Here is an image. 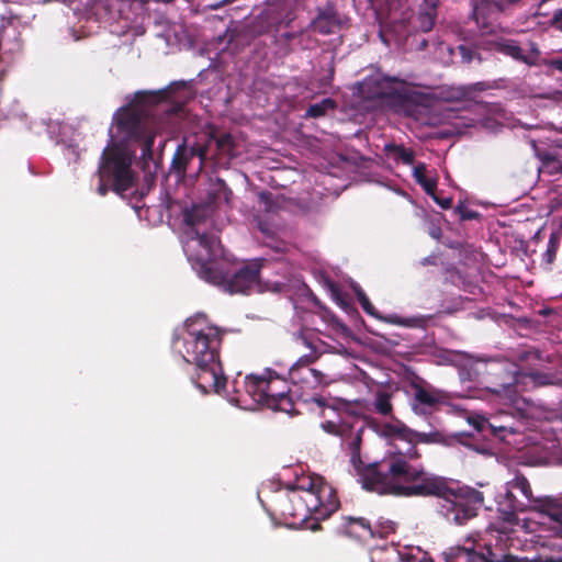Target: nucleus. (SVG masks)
Here are the masks:
<instances>
[{
    "mask_svg": "<svg viewBox=\"0 0 562 562\" xmlns=\"http://www.w3.org/2000/svg\"><path fill=\"white\" fill-rule=\"evenodd\" d=\"M378 431L387 439L390 448L381 461L367 464L362 471L363 488L396 496L435 495L438 497V514L458 526L477 515L484 502L482 492L470 486L454 491L447 486L443 479L411 463L419 457L416 442H430L431 437L438 434L413 430L397 419L381 424Z\"/></svg>",
    "mask_w": 562,
    "mask_h": 562,
    "instance_id": "1",
    "label": "nucleus"
},
{
    "mask_svg": "<svg viewBox=\"0 0 562 562\" xmlns=\"http://www.w3.org/2000/svg\"><path fill=\"white\" fill-rule=\"evenodd\" d=\"M179 106L158 101V95L137 92L124 106L116 110L109 130L110 144L103 149L99 169L97 191L105 195L109 184L116 192L128 190L135 175L132 161L135 151L140 148L144 165L149 161L157 164L167 138H161L157 148L154 147L157 135L172 132L178 124Z\"/></svg>",
    "mask_w": 562,
    "mask_h": 562,
    "instance_id": "2",
    "label": "nucleus"
},
{
    "mask_svg": "<svg viewBox=\"0 0 562 562\" xmlns=\"http://www.w3.org/2000/svg\"><path fill=\"white\" fill-rule=\"evenodd\" d=\"M205 214L199 209L186 214L188 228L184 254L198 276L231 294L247 293L255 288L260 292L279 291L278 281L261 283L266 260H254L234 273H226L217 266L216 260L223 255L218 238H207L205 232L196 227L198 223L207 224Z\"/></svg>",
    "mask_w": 562,
    "mask_h": 562,
    "instance_id": "3",
    "label": "nucleus"
},
{
    "mask_svg": "<svg viewBox=\"0 0 562 562\" xmlns=\"http://www.w3.org/2000/svg\"><path fill=\"white\" fill-rule=\"evenodd\" d=\"M283 526L319 529V519H327L339 508L336 491L322 477L305 475L301 467H283Z\"/></svg>",
    "mask_w": 562,
    "mask_h": 562,
    "instance_id": "4",
    "label": "nucleus"
},
{
    "mask_svg": "<svg viewBox=\"0 0 562 562\" xmlns=\"http://www.w3.org/2000/svg\"><path fill=\"white\" fill-rule=\"evenodd\" d=\"M220 345V330L207 325L202 315L188 318L173 338V348L186 362L196 367L198 374L193 381L203 393L211 390L221 393L225 386L218 358Z\"/></svg>",
    "mask_w": 562,
    "mask_h": 562,
    "instance_id": "5",
    "label": "nucleus"
},
{
    "mask_svg": "<svg viewBox=\"0 0 562 562\" xmlns=\"http://www.w3.org/2000/svg\"><path fill=\"white\" fill-rule=\"evenodd\" d=\"M359 94L368 100H382L401 108L403 113L426 125H434L431 99L407 86L406 81L376 71L358 83Z\"/></svg>",
    "mask_w": 562,
    "mask_h": 562,
    "instance_id": "6",
    "label": "nucleus"
},
{
    "mask_svg": "<svg viewBox=\"0 0 562 562\" xmlns=\"http://www.w3.org/2000/svg\"><path fill=\"white\" fill-rule=\"evenodd\" d=\"M496 503L503 520L512 525H518V515L525 513L532 514L540 522L546 512L553 508L551 496H535L529 481L520 473L506 482L504 493L499 494Z\"/></svg>",
    "mask_w": 562,
    "mask_h": 562,
    "instance_id": "7",
    "label": "nucleus"
},
{
    "mask_svg": "<svg viewBox=\"0 0 562 562\" xmlns=\"http://www.w3.org/2000/svg\"><path fill=\"white\" fill-rule=\"evenodd\" d=\"M280 380V374L271 368H266L261 374H248L244 380V391L236 389L238 395L231 398V402L245 409L260 406L279 412L281 393L274 389V384Z\"/></svg>",
    "mask_w": 562,
    "mask_h": 562,
    "instance_id": "8",
    "label": "nucleus"
},
{
    "mask_svg": "<svg viewBox=\"0 0 562 562\" xmlns=\"http://www.w3.org/2000/svg\"><path fill=\"white\" fill-rule=\"evenodd\" d=\"M280 210L279 199L272 193L262 191L258 194L254 223L261 234L262 243L274 250L280 247Z\"/></svg>",
    "mask_w": 562,
    "mask_h": 562,
    "instance_id": "9",
    "label": "nucleus"
},
{
    "mask_svg": "<svg viewBox=\"0 0 562 562\" xmlns=\"http://www.w3.org/2000/svg\"><path fill=\"white\" fill-rule=\"evenodd\" d=\"M232 192L226 186V183L221 180L216 179L210 184L209 193H207V202L202 204H193L191 207H187L182 212L183 217V228H182V245L186 244V233H187V222H186V214L193 210H201L203 213H206L205 220L207 221V224L205 223H198L196 227L201 228V231L205 232V235L207 238H217L216 235L213 233V228L215 227L214 222V213L215 210L218 209L221 205L228 203L229 196Z\"/></svg>",
    "mask_w": 562,
    "mask_h": 562,
    "instance_id": "10",
    "label": "nucleus"
},
{
    "mask_svg": "<svg viewBox=\"0 0 562 562\" xmlns=\"http://www.w3.org/2000/svg\"><path fill=\"white\" fill-rule=\"evenodd\" d=\"M471 4L470 19L474 21L479 32L485 35L494 32L493 20L510 7L518 4V0H471Z\"/></svg>",
    "mask_w": 562,
    "mask_h": 562,
    "instance_id": "11",
    "label": "nucleus"
},
{
    "mask_svg": "<svg viewBox=\"0 0 562 562\" xmlns=\"http://www.w3.org/2000/svg\"><path fill=\"white\" fill-rule=\"evenodd\" d=\"M195 157L199 158L198 170L200 171L204 161L207 160V150L203 147L201 138L198 142H192L190 137L184 138L182 144L177 147L171 167L176 172L182 175Z\"/></svg>",
    "mask_w": 562,
    "mask_h": 562,
    "instance_id": "12",
    "label": "nucleus"
},
{
    "mask_svg": "<svg viewBox=\"0 0 562 562\" xmlns=\"http://www.w3.org/2000/svg\"><path fill=\"white\" fill-rule=\"evenodd\" d=\"M442 401L443 395L440 391L415 385L411 408L417 416L427 417L438 408Z\"/></svg>",
    "mask_w": 562,
    "mask_h": 562,
    "instance_id": "13",
    "label": "nucleus"
},
{
    "mask_svg": "<svg viewBox=\"0 0 562 562\" xmlns=\"http://www.w3.org/2000/svg\"><path fill=\"white\" fill-rule=\"evenodd\" d=\"M493 48L497 53H501L505 56L512 57L514 60L524 63L528 66L537 65V60L539 57V50L537 47L532 46L529 53H526L518 42L509 38H501L493 43Z\"/></svg>",
    "mask_w": 562,
    "mask_h": 562,
    "instance_id": "14",
    "label": "nucleus"
},
{
    "mask_svg": "<svg viewBox=\"0 0 562 562\" xmlns=\"http://www.w3.org/2000/svg\"><path fill=\"white\" fill-rule=\"evenodd\" d=\"M445 562H497L494 554L488 548L482 551L469 549L464 547L450 548L442 553ZM407 562H422L417 559L408 560Z\"/></svg>",
    "mask_w": 562,
    "mask_h": 562,
    "instance_id": "15",
    "label": "nucleus"
},
{
    "mask_svg": "<svg viewBox=\"0 0 562 562\" xmlns=\"http://www.w3.org/2000/svg\"><path fill=\"white\" fill-rule=\"evenodd\" d=\"M201 140L203 147L207 150V159L234 156V140L227 133L220 135L205 133L201 136Z\"/></svg>",
    "mask_w": 562,
    "mask_h": 562,
    "instance_id": "16",
    "label": "nucleus"
},
{
    "mask_svg": "<svg viewBox=\"0 0 562 562\" xmlns=\"http://www.w3.org/2000/svg\"><path fill=\"white\" fill-rule=\"evenodd\" d=\"M340 24L336 10L330 5L318 9L317 15L312 21L313 30L324 35L336 33Z\"/></svg>",
    "mask_w": 562,
    "mask_h": 562,
    "instance_id": "17",
    "label": "nucleus"
},
{
    "mask_svg": "<svg viewBox=\"0 0 562 562\" xmlns=\"http://www.w3.org/2000/svg\"><path fill=\"white\" fill-rule=\"evenodd\" d=\"M439 0H424L419 5L418 15L414 26L426 33L432 30L437 18V7Z\"/></svg>",
    "mask_w": 562,
    "mask_h": 562,
    "instance_id": "18",
    "label": "nucleus"
},
{
    "mask_svg": "<svg viewBox=\"0 0 562 562\" xmlns=\"http://www.w3.org/2000/svg\"><path fill=\"white\" fill-rule=\"evenodd\" d=\"M348 437H341L344 442L348 446L350 450V461L357 472L358 482L361 483V473L367 469V465L363 464L360 458V443H361V432L362 429H358L357 431L349 430Z\"/></svg>",
    "mask_w": 562,
    "mask_h": 562,
    "instance_id": "19",
    "label": "nucleus"
},
{
    "mask_svg": "<svg viewBox=\"0 0 562 562\" xmlns=\"http://www.w3.org/2000/svg\"><path fill=\"white\" fill-rule=\"evenodd\" d=\"M551 505L553 508L546 512L540 524L547 526L554 533L562 535V504L551 497Z\"/></svg>",
    "mask_w": 562,
    "mask_h": 562,
    "instance_id": "20",
    "label": "nucleus"
},
{
    "mask_svg": "<svg viewBox=\"0 0 562 562\" xmlns=\"http://www.w3.org/2000/svg\"><path fill=\"white\" fill-rule=\"evenodd\" d=\"M383 151L389 158H393L395 162H402L404 165H412L415 159V153L413 149L395 143L385 144Z\"/></svg>",
    "mask_w": 562,
    "mask_h": 562,
    "instance_id": "21",
    "label": "nucleus"
},
{
    "mask_svg": "<svg viewBox=\"0 0 562 562\" xmlns=\"http://www.w3.org/2000/svg\"><path fill=\"white\" fill-rule=\"evenodd\" d=\"M348 520L350 522H356L358 524L360 527H362L366 531H368V533L373 538V537H380V538H384L386 537L390 532H392L394 530V524L390 520H386L384 522H379L378 526H375L374 528L371 527V525L369 524V521L364 518H353V517H348Z\"/></svg>",
    "mask_w": 562,
    "mask_h": 562,
    "instance_id": "22",
    "label": "nucleus"
},
{
    "mask_svg": "<svg viewBox=\"0 0 562 562\" xmlns=\"http://www.w3.org/2000/svg\"><path fill=\"white\" fill-rule=\"evenodd\" d=\"M458 374L462 383L476 381L480 372L476 368V362L469 356H464L462 361L458 364Z\"/></svg>",
    "mask_w": 562,
    "mask_h": 562,
    "instance_id": "23",
    "label": "nucleus"
},
{
    "mask_svg": "<svg viewBox=\"0 0 562 562\" xmlns=\"http://www.w3.org/2000/svg\"><path fill=\"white\" fill-rule=\"evenodd\" d=\"M446 443L449 446L460 443L483 454L491 453L488 448L484 446L479 447L477 445H475L474 436L468 432H457L452 435L450 438H448Z\"/></svg>",
    "mask_w": 562,
    "mask_h": 562,
    "instance_id": "24",
    "label": "nucleus"
},
{
    "mask_svg": "<svg viewBox=\"0 0 562 562\" xmlns=\"http://www.w3.org/2000/svg\"><path fill=\"white\" fill-rule=\"evenodd\" d=\"M526 376L529 378L532 381V383L537 386H547L560 383V379L558 378V375L551 372L529 370L526 373Z\"/></svg>",
    "mask_w": 562,
    "mask_h": 562,
    "instance_id": "25",
    "label": "nucleus"
},
{
    "mask_svg": "<svg viewBox=\"0 0 562 562\" xmlns=\"http://www.w3.org/2000/svg\"><path fill=\"white\" fill-rule=\"evenodd\" d=\"M334 108L335 102L331 99L327 98L322 100L321 102L310 104L303 117H321L324 116L328 110H333Z\"/></svg>",
    "mask_w": 562,
    "mask_h": 562,
    "instance_id": "26",
    "label": "nucleus"
},
{
    "mask_svg": "<svg viewBox=\"0 0 562 562\" xmlns=\"http://www.w3.org/2000/svg\"><path fill=\"white\" fill-rule=\"evenodd\" d=\"M376 413L387 416L392 413L391 395L386 392H379L373 402Z\"/></svg>",
    "mask_w": 562,
    "mask_h": 562,
    "instance_id": "27",
    "label": "nucleus"
},
{
    "mask_svg": "<svg viewBox=\"0 0 562 562\" xmlns=\"http://www.w3.org/2000/svg\"><path fill=\"white\" fill-rule=\"evenodd\" d=\"M559 245H560V235L558 233H552L548 240L547 249L542 255V259L546 263L550 265L554 261Z\"/></svg>",
    "mask_w": 562,
    "mask_h": 562,
    "instance_id": "28",
    "label": "nucleus"
},
{
    "mask_svg": "<svg viewBox=\"0 0 562 562\" xmlns=\"http://www.w3.org/2000/svg\"><path fill=\"white\" fill-rule=\"evenodd\" d=\"M352 288L363 311L375 318H381L363 290L358 284L352 285Z\"/></svg>",
    "mask_w": 562,
    "mask_h": 562,
    "instance_id": "29",
    "label": "nucleus"
},
{
    "mask_svg": "<svg viewBox=\"0 0 562 562\" xmlns=\"http://www.w3.org/2000/svg\"><path fill=\"white\" fill-rule=\"evenodd\" d=\"M470 423L473 425L474 429L480 434H486L488 431L493 435H497L498 432L505 431L507 429L504 426L495 427L485 418L472 419L470 420Z\"/></svg>",
    "mask_w": 562,
    "mask_h": 562,
    "instance_id": "30",
    "label": "nucleus"
},
{
    "mask_svg": "<svg viewBox=\"0 0 562 562\" xmlns=\"http://www.w3.org/2000/svg\"><path fill=\"white\" fill-rule=\"evenodd\" d=\"M289 301H290L293 310L295 311V316L300 321V326H301L300 335H302V330L305 327H307V325H308L307 318L311 317L312 314L310 312H307L305 308H303L302 306H299L292 297H289Z\"/></svg>",
    "mask_w": 562,
    "mask_h": 562,
    "instance_id": "31",
    "label": "nucleus"
},
{
    "mask_svg": "<svg viewBox=\"0 0 562 562\" xmlns=\"http://www.w3.org/2000/svg\"><path fill=\"white\" fill-rule=\"evenodd\" d=\"M292 393L293 391L289 389L288 391L283 390V413L289 414L290 416H294L296 414H300L299 408L296 407L297 404L293 402L292 400Z\"/></svg>",
    "mask_w": 562,
    "mask_h": 562,
    "instance_id": "32",
    "label": "nucleus"
},
{
    "mask_svg": "<svg viewBox=\"0 0 562 562\" xmlns=\"http://www.w3.org/2000/svg\"><path fill=\"white\" fill-rule=\"evenodd\" d=\"M458 49H459V53L464 63H471L474 59H477L479 61H481V57L479 56V54L475 49H473L467 45H459Z\"/></svg>",
    "mask_w": 562,
    "mask_h": 562,
    "instance_id": "33",
    "label": "nucleus"
},
{
    "mask_svg": "<svg viewBox=\"0 0 562 562\" xmlns=\"http://www.w3.org/2000/svg\"><path fill=\"white\" fill-rule=\"evenodd\" d=\"M464 356L465 353L460 351H445L443 355L441 356V359L443 362L457 368Z\"/></svg>",
    "mask_w": 562,
    "mask_h": 562,
    "instance_id": "34",
    "label": "nucleus"
},
{
    "mask_svg": "<svg viewBox=\"0 0 562 562\" xmlns=\"http://www.w3.org/2000/svg\"><path fill=\"white\" fill-rule=\"evenodd\" d=\"M321 426H322L323 430L326 431L327 434L336 435V436H340V437H345V431H347V429L345 427H339L336 423H334L331 420L322 423Z\"/></svg>",
    "mask_w": 562,
    "mask_h": 562,
    "instance_id": "35",
    "label": "nucleus"
},
{
    "mask_svg": "<svg viewBox=\"0 0 562 562\" xmlns=\"http://www.w3.org/2000/svg\"><path fill=\"white\" fill-rule=\"evenodd\" d=\"M456 212L460 215V218L462 221L474 220L479 216V213L476 211L469 210L463 205H458L456 207Z\"/></svg>",
    "mask_w": 562,
    "mask_h": 562,
    "instance_id": "36",
    "label": "nucleus"
},
{
    "mask_svg": "<svg viewBox=\"0 0 562 562\" xmlns=\"http://www.w3.org/2000/svg\"><path fill=\"white\" fill-rule=\"evenodd\" d=\"M550 25L562 32V7L557 9L554 12H553V15L551 18V21H550Z\"/></svg>",
    "mask_w": 562,
    "mask_h": 562,
    "instance_id": "37",
    "label": "nucleus"
},
{
    "mask_svg": "<svg viewBox=\"0 0 562 562\" xmlns=\"http://www.w3.org/2000/svg\"><path fill=\"white\" fill-rule=\"evenodd\" d=\"M419 184L424 188L425 192L429 194L431 198L436 195V182L434 180L426 178L425 180H423V183Z\"/></svg>",
    "mask_w": 562,
    "mask_h": 562,
    "instance_id": "38",
    "label": "nucleus"
},
{
    "mask_svg": "<svg viewBox=\"0 0 562 562\" xmlns=\"http://www.w3.org/2000/svg\"><path fill=\"white\" fill-rule=\"evenodd\" d=\"M434 201L440 205L443 210H448L452 205L451 198H439L437 194L432 196Z\"/></svg>",
    "mask_w": 562,
    "mask_h": 562,
    "instance_id": "39",
    "label": "nucleus"
},
{
    "mask_svg": "<svg viewBox=\"0 0 562 562\" xmlns=\"http://www.w3.org/2000/svg\"><path fill=\"white\" fill-rule=\"evenodd\" d=\"M424 171H425V166L423 164H420L414 168L413 173H414V178L417 183H423V180L426 179V177L424 176Z\"/></svg>",
    "mask_w": 562,
    "mask_h": 562,
    "instance_id": "40",
    "label": "nucleus"
},
{
    "mask_svg": "<svg viewBox=\"0 0 562 562\" xmlns=\"http://www.w3.org/2000/svg\"><path fill=\"white\" fill-rule=\"evenodd\" d=\"M66 157L69 159V160H74L76 161L78 158H79V151H78V147L77 146H74V145H69L67 148H66V153H65Z\"/></svg>",
    "mask_w": 562,
    "mask_h": 562,
    "instance_id": "41",
    "label": "nucleus"
},
{
    "mask_svg": "<svg viewBox=\"0 0 562 562\" xmlns=\"http://www.w3.org/2000/svg\"><path fill=\"white\" fill-rule=\"evenodd\" d=\"M233 2H234V1L221 0V1H218V2H215V3L210 4V5H209V8H210L211 10H218V9L223 8L224 5L229 4V3H233Z\"/></svg>",
    "mask_w": 562,
    "mask_h": 562,
    "instance_id": "42",
    "label": "nucleus"
},
{
    "mask_svg": "<svg viewBox=\"0 0 562 562\" xmlns=\"http://www.w3.org/2000/svg\"><path fill=\"white\" fill-rule=\"evenodd\" d=\"M440 234H441V231L439 227H431L430 231H429V235L435 238V239H438L440 237Z\"/></svg>",
    "mask_w": 562,
    "mask_h": 562,
    "instance_id": "43",
    "label": "nucleus"
},
{
    "mask_svg": "<svg viewBox=\"0 0 562 562\" xmlns=\"http://www.w3.org/2000/svg\"><path fill=\"white\" fill-rule=\"evenodd\" d=\"M336 297H337V301L339 303V305L345 310V311H349L351 310L350 305L344 300L341 299L338 294H336Z\"/></svg>",
    "mask_w": 562,
    "mask_h": 562,
    "instance_id": "44",
    "label": "nucleus"
},
{
    "mask_svg": "<svg viewBox=\"0 0 562 562\" xmlns=\"http://www.w3.org/2000/svg\"><path fill=\"white\" fill-rule=\"evenodd\" d=\"M542 562H562V555L558 557H546L543 558Z\"/></svg>",
    "mask_w": 562,
    "mask_h": 562,
    "instance_id": "45",
    "label": "nucleus"
},
{
    "mask_svg": "<svg viewBox=\"0 0 562 562\" xmlns=\"http://www.w3.org/2000/svg\"><path fill=\"white\" fill-rule=\"evenodd\" d=\"M396 319H392L391 322L394 324H401V325H411L412 319H400L398 317H395Z\"/></svg>",
    "mask_w": 562,
    "mask_h": 562,
    "instance_id": "46",
    "label": "nucleus"
},
{
    "mask_svg": "<svg viewBox=\"0 0 562 562\" xmlns=\"http://www.w3.org/2000/svg\"><path fill=\"white\" fill-rule=\"evenodd\" d=\"M434 263V258L432 257H426L422 260V265L423 266H427V265H431Z\"/></svg>",
    "mask_w": 562,
    "mask_h": 562,
    "instance_id": "47",
    "label": "nucleus"
},
{
    "mask_svg": "<svg viewBox=\"0 0 562 562\" xmlns=\"http://www.w3.org/2000/svg\"><path fill=\"white\" fill-rule=\"evenodd\" d=\"M279 490H280V483L279 482L278 483H271V491L273 493H278Z\"/></svg>",
    "mask_w": 562,
    "mask_h": 562,
    "instance_id": "48",
    "label": "nucleus"
},
{
    "mask_svg": "<svg viewBox=\"0 0 562 562\" xmlns=\"http://www.w3.org/2000/svg\"><path fill=\"white\" fill-rule=\"evenodd\" d=\"M426 46H427V41L426 40H422L419 45H418V48L419 49H424V48H426Z\"/></svg>",
    "mask_w": 562,
    "mask_h": 562,
    "instance_id": "49",
    "label": "nucleus"
},
{
    "mask_svg": "<svg viewBox=\"0 0 562 562\" xmlns=\"http://www.w3.org/2000/svg\"><path fill=\"white\" fill-rule=\"evenodd\" d=\"M294 372H295V368L293 367V368H291V370H290V376H291V379H293Z\"/></svg>",
    "mask_w": 562,
    "mask_h": 562,
    "instance_id": "50",
    "label": "nucleus"
},
{
    "mask_svg": "<svg viewBox=\"0 0 562 562\" xmlns=\"http://www.w3.org/2000/svg\"><path fill=\"white\" fill-rule=\"evenodd\" d=\"M507 392H514V386L513 385H508L507 386Z\"/></svg>",
    "mask_w": 562,
    "mask_h": 562,
    "instance_id": "51",
    "label": "nucleus"
},
{
    "mask_svg": "<svg viewBox=\"0 0 562 562\" xmlns=\"http://www.w3.org/2000/svg\"><path fill=\"white\" fill-rule=\"evenodd\" d=\"M271 519H272L273 526L278 527V522L276 521L274 517H271Z\"/></svg>",
    "mask_w": 562,
    "mask_h": 562,
    "instance_id": "52",
    "label": "nucleus"
},
{
    "mask_svg": "<svg viewBox=\"0 0 562 562\" xmlns=\"http://www.w3.org/2000/svg\"><path fill=\"white\" fill-rule=\"evenodd\" d=\"M142 3H146L148 0H139Z\"/></svg>",
    "mask_w": 562,
    "mask_h": 562,
    "instance_id": "53",
    "label": "nucleus"
},
{
    "mask_svg": "<svg viewBox=\"0 0 562 562\" xmlns=\"http://www.w3.org/2000/svg\"><path fill=\"white\" fill-rule=\"evenodd\" d=\"M522 0H518V3L521 2Z\"/></svg>",
    "mask_w": 562,
    "mask_h": 562,
    "instance_id": "54",
    "label": "nucleus"
}]
</instances>
